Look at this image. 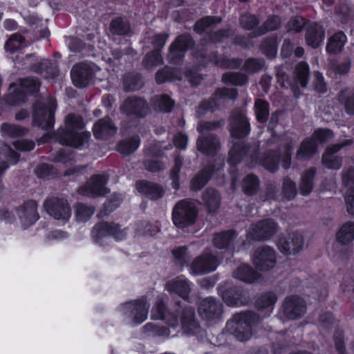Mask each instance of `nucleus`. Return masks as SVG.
Listing matches in <instances>:
<instances>
[{
    "label": "nucleus",
    "instance_id": "1",
    "mask_svg": "<svg viewBox=\"0 0 354 354\" xmlns=\"http://www.w3.org/2000/svg\"><path fill=\"white\" fill-rule=\"evenodd\" d=\"M82 118L74 114L68 115L65 121V128L59 133L62 145L81 148L87 144L90 133L83 131Z\"/></svg>",
    "mask_w": 354,
    "mask_h": 354
},
{
    "label": "nucleus",
    "instance_id": "2",
    "mask_svg": "<svg viewBox=\"0 0 354 354\" xmlns=\"http://www.w3.org/2000/svg\"><path fill=\"white\" fill-rule=\"evenodd\" d=\"M246 153H250L251 166L257 165L263 166L270 171H274L278 169L279 158L275 153H270L267 156L259 157L254 149L243 145L240 141L235 142L229 152L228 162L232 165H236L243 158Z\"/></svg>",
    "mask_w": 354,
    "mask_h": 354
},
{
    "label": "nucleus",
    "instance_id": "3",
    "mask_svg": "<svg viewBox=\"0 0 354 354\" xmlns=\"http://www.w3.org/2000/svg\"><path fill=\"white\" fill-rule=\"evenodd\" d=\"M149 304L145 299H140L124 304L120 312L124 321L131 325L140 324L145 322L149 313Z\"/></svg>",
    "mask_w": 354,
    "mask_h": 354
},
{
    "label": "nucleus",
    "instance_id": "4",
    "mask_svg": "<svg viewBox=\"0 0 354 354\" xmlns=\"http://www.w3.org/2000/svg\"><path fill=\"white\" fill-rule=\"evenodd\" d=\"M259 321V316L252 312H246L237 315L227 322L228 327L234 328V336L239 341L248 340L251 335V326Z\"/></svg>",
    "mask_w": 354,
    "mask_h": 354
},
{
    "label": "nucleus",
    "instance_id": "5",
    "mask_svg": "<svg viewBox=\"0 0 354 354\" xmlns=\"http://www.w3.org/2000/svg\"><path fill=\"white\" fill-rule=\"evenodd\" d=\"M221 125L220 122H204L201 121L198 124V131L201 133L197 141L198 150L205 154H213L218 149L219 143L218 140L212 135L205 137L209 131L216 129Z\"/></svg>",
    "mask_w": 354,
    "mask_h": 354
},
{
    "label": "nucleus",
    "instance_id": "6",
    "mask_svg": "<svg viewBox=\"0 0 354 354\" xmlns=\"http://www.w3.org/2000/svg\"><path fill=\"white\" fill-rule=\"evenodd\" d=\"M197 217L195 205L189 201H182L178 203L173 210V222L180 228L192 225Z\"/></svg>",
    "mask_w": 354,
    "mask_h": 354
},
{
    "label": "nucleus",
    "instance_id": "7",
    "mask_svg": "<svg viewBox=\"0 0 354 354\" xmlns=\"http://www.w3.org/2000/svg\"><path fill=\"white\" fill-rule=\"evenodd\" d=\"M39 87V82L34 78L28 77L21 80L19 84L14 83L10 86L7 100L11 105L17 104L25 100V92H37Z\"/></svg>",
    "mask_w": 354,
    "mask_h": 354
},
{
    "label": "nucleus",
    "instance_id": "8",
    "mask_svg": "<svg viewBox=\"0 0 354 354\" xmlns=\"http://www.w3.org/2000/svg\"><path fill=\"white\" fill-rule=\"evenodd\" d=\"M333 132L329 129H319L316 131L310 139L303 141L297 151V158L304 160L313 154L317 147L318 143L327 142L333 137Z\"/></svg>",
    "mask_w": 354,
    "mask_h": 354
},
{
    "label": "nucleus",
    "instance_id": "9",
    "mask_svg": "<svg viewBox=\"0 0 354 354\" xmlns=\"http://www.w3.org/2000/svg\"><path fill=\"white\" fill-rule=\"evenodd\" d=\"M100 68L92 63H80L75 64L71 72L73 84L79 88L86 86L93 77H99Z\"/></svg>",
    "mask_w": 354,
    "mask_h": 354
},
{
    "label": "nucleus",
    "instance_id": "10",
    "mask_svg": "<svg viewBox=\"0 0 354 354\" xmlns=\"http://www.w3.org/2000/svg\"><path fill=\"white\" fill-rule=\"evenodd\" d=\"M55 101L49 98L44 104L37 105L34 111V122L42 129L50 128L54 124Z\"/></svg>",
    "mask_w": 354,
    "mask_h": 354
},
{
    "label": "nucleus",
    "instance_id": "11",
    "mask_svg": "<svg viewBox=\"0 0 354 354\" xmlns=\"http://www.w3.org/2000/svg\"><path fill=\"white\" fill-rule=\"evenodd\" d=\"M127 229H120L115 223L102 222L95 225L92 231L94 241L100 243L103 239L111 236L116 240H122L127 236Z\"/></svg>",
    "mask_w": 354,
    "mask_h": 354
},
{
    "label": "nucleus",
    "instance_id": "12",
    "mask_svg": "<svg viewBox=\"0 0 354 354\" xmlns=\"http://www.w3.org/2000/svg\"><path fill=\"white\" fill-rule=\"evenodd\" d=\"M44 207L46 212L56 220L67 221L71 216L68 203L64 198L53 197L47 199Z\"/></svg>",
    "mask_w": 354,
    "mask_h": 354
},
{
    "label": "nucleus",
    "instance_id": "13",
    "mask_svg": "<svg viewBox=\"0 0 354 354\" xmlns=\"http://www.w3.org/2000/svg\"><path fill=\"white\" fill-rule=\"evenodd\" d=\"M218 264V257L208 250L197 257L190 266L192 274H204L216 270Z\"/></svg>",
    "mask_w": 354,
    "mask_h": 354
},
{
    "label": "nucleus",
    "instance_id": "14",
    "mask_svg": "<svg viewBox=\"0 0 354 354\" xmlns=\"http://www.w3.org/2000/svg\"><path fill=\"white\" fill-rule=\"evenodd\" d=\"M277 224L271 220H263L250 227L247 238L249 240L261 241L272 236L277 231Z\"/></svg>",
    "mask_w": 354,
    "mask_h": 354
},
{
    "label": "nucleus",
    "instance_id": "15",
    "mask_svg": "<svg viewBox=\"0 0 354 354\" xmlns=\"http://www.w3.org/2000/svg\"><path fill=\"white\" fill-rule=\"evenodd\" d=\"M107 179L105 174L93 175L85 185L79 189V192L84 196L92 197L103 195L106 192L105 184Z\"/></svg>",
    "mask_w": 354,
    "mask_h": 354
},
{
    "label": "nucleus",
    "instance_id": "16",
    "mask_svg": "<svg viewBox=\"0 0 354 354\" xmlns=\"http://www.w3.org/2000/svg\"><path fill=\"white\" fill-rule=\"evenodd\" d=\"M257 268L261 271H268L276 266V254L273 249L270 247L259 248L253 259Z\"/></svg>",
    "mask_w": 354,
    "mask_h": 354
},
{
    "label": "nucleus",
    "instance_id": "17",
    "mask_svg": "<svg viewBox=\"0 0 354 354\" xmlns=\"http://www.w3.org/2000/svg\"><path fill=\"white\" fill-rule=\"evenodd\" d=\"M283 312L289 319H297L306 313L304 301L298 296L292 295L285 299Z\"/></svg>",
    "mask_w": 354,
    "mask_h": 354
},
{
    "label": "nucleus",
    "instance_id": "18",
    "mask_svg": "<svg viewBox=\"0 0 354 354\" xmlns=\"http://www.w3.org/2000/svg\"><path fill=\"white\" fill-rule=\"evenodd\" d=\"M303 238L295 232L281 238L277 243L279 250L285 254H295L299 252L303 248Z\"/></svg>",
    "mask_w": 354,
    "mask_h": 354
},
{
    "label": "nucleus",
    "instance_id": "19",
    "mask_svg": "<svg viewBox=\"0 0 354 354\" xmlns=\"http://www.w3.org/2000/svg\"><path fill=\"white\" fill-rule=\"evenodd\" d=\"M250 131L249 123L243 111L234 113L231 120V136L234 138H241L247 136Z\"/></svg>",
    "mask_w": 354,
    "mask_h": 354
},
{
    "label": "nucleus",
    "instance_id": "20",
    "mask_svg": "<svg viewBox=\"0 0 354 354\" xmlns=\"http://www.w3.org/2000/svg\"><path fill=\"white\" fill-rule=\"evenodd\" d=\"M237 242V236L232 231L216 234L213 238L214 246L218 249H225L224 252L229 255H231L236 249L235 243ZM237 250H239L238 248Z\"/></svg>",
    "mask_w": 354,
    "mask_h": 354
},
{
    "label": "nucleus",
    "instance_id": "21",
    "mask_svg": "<svg viewBox=\"0 0 354 354\" xmlns=\"http://www.w3.org/2000/svg\"><path fill=\"white\" fill-rule=\"evenodd\" d=\"M17 214L24 228L32 225L39 218L36 202L33 201L27 202L18 209Z\"/></svg>",
    "mask_w": 354,
    "mask_h": 354
},
{
    "label": "nucleus",
    "instance_id": "22",
    "mask_svg": "<svg viewBox=\"0 0 354 354\" xmlns=\"http://www.w3.org/2000/svg\"><path fill=\"white\" fill-rule=\"evenodd\" d=\"M168 35L166 33H159L154 35L152 38V44L153 47L156 48V50L147 55V66H156L162 63V59L159 53V49H161L164 47Z\"/></svg>",
    "mask_w": 354,
    "mask_h": 354
},
{
    "label": "nucleus",
    "instance_id": "23",
    "mask_svg": "<svg viewBox=\"0 0 354 354\" xmlns=\"http://www.w3.org/2000/svg\"><path fill=\"white\" fill-rule=\"evenodd\" d=\"M166 289L171 294L185 299L191 290V286L186 278L180 276L169 281L166 284Z\"/></svg>",
    "mask_w": 354,
    "mask_h": 354
},
{
    "label": "nucleus",
    "instance_id": "24",
    "mask_svg": "<svg viewBox=\"0 0 354 354\" xmlns=\"http://www.w3.org/2000/svg\"><path fill=\"white\" fill-rule=\"evenodd\" d=\"M121 109L127 114L142 117L147 113L148 106L146 101L142 99L129 97L124 101Z\"/></svg>",
    "mask_w": 354,
    "mask_h": 354
},
{
    "label": "nucleus",
    "instance_id": "25",
    "mask_svg": "<svg viewBox=\"0 0 354 354\" xmlns=\"http://www.w3.org/2000/svg\"><path fill=\"white\" fill-rule=\"evenodd\" d=\"M193 41L188 35H183L178 37L169 48V58L176 59L183 56L184 52L192 46Z\"/></svg>",
    "mask_w": 354,
    "mask_h": 354
},
{
    "label": "nucleus",
    "instance_id": "26",
    "mask_svg": "<svg viewBox=\"0 0 354 354\" xmlns=\"http://www.w3.org/2000/svg\"><path fill=\"white\" fill-rule=\"evenodd\" d=\"M221 311V304L213 298H206L201 301L198 313L203 319H211L218 315Z\"/></svg>",
    "mask_w": 354,
    "mask_h": 354
},
{
    "label": "nucleus",
    "instance_id": "27",
    "mask_svg": "<svg viewBox=\"0 0 354 354\" xmlns=\"http://www.w3.org/2000/svg\"><path fill=\"white\" fill-rule=\"evenodd\" d=\"M151 318L156 320H163L172 327H175L178 324L176 316L166 310L161 301H156L153 306Z\"/></svg>",
    "mask_w": 354,
    "mask_h": 354
},
{
    "label": "nucleus",
    "instance_id": "28",
    "mask_svg": "<svg viewBox=\"0 0 354 354\" xmlns=\"http://www.w3.org/2000/svg\"><path fill=\"white\" fill-rule=\"evenodd\" d=\"M347 144L348 141H346L342 145H335L328 148L322 156L323 165L328 169H339L342 166V159L335 153Z\"/></svg>",
    "mask_w": 354,
    "mask_h": 354
},
{
    "label": "nucleus",
    "instance_id": "29",
    "mask_svg": "<svg viewBox=\"0 0 354 354\" xmlns=\"http://www.w3.org/2000/svg\"><path fill=\"white\" fill-rule=\"evenodd\" d=\"M324 37L322 26L315 23L310 24L308 26L306 34V41L308 46L313 48L319 47L322 44Z\"/></svg>",
    "mask_w": 354,
    "mask_h": 354
},
{
    "label": "nucleus",
    "instance_id": "30",
    "mask_svg": "<svg viewBox=\"0 0 354 354\" xmlns=\"http://www.w3.org/2000/svg\"><path fill=\"white\" fill-rule=\"evenodd\" d=\"M115 131V125L109 118L98 120L93 126L94 136L99 139H104L112 136Z\"/></svg>",
    "mask_w": 354,
    "mask_h": 354
},
{
    "label": "nucleus",
    "instance_id": "31",
    "mask_svg": "<svg viewBox=\"0 0 354 354\" xmlns=\"http://www.w3.org/2000/svg\"><path fill=\"white\" fill-rule=\"evenodd\" d=\"M180 322L184 333L188 334L196 333L198 325L194 319V311L193 308L185 307L182 310Z\"/></svg>",
    "mask_w": 354,
    "mask_h": 354
},
{
    "label": "nucleus",
    "instance_id": "32",
    "mask_svg": "<svg viewBox=\"0 0 354 354\" xmlns=\"http://www.w3.org/2000/svg\"><path fill=\"white\" fill-rule=\"evenodd\" d=\"M354 240V223L346 222L336 233V241L342 244L346 245Z\"/></svg>",
    "mask_w": 354,
    "mask_h": 354
},
{
    "label": "nucleus",
    "instance_id": "33",
    "mask_svg": "<svg viewBox=\"0 0 354 354\" xmlns=\"http://www.w3.org/2000/svg\"><path fill=\"white\" fill-rule=\"evenodd\" d=\"M233 276L246 283H252L260 277L259 273L254 272L251 267L245 264L239 266L234 272Z\"/></svg>",
    "mask_w": 354,
    "mask_h": 354
},
{
    "label": "nucleus",
    "instance_id": "34",
    "mask_svg": "<svg viewBox=\"0 0 354 354\" xmlns=\"http://www.w3.org/2000/svg\"><path fill=\"white\" fill-rule=\"evenodd\" d=\"M138 190L148 196L151 199H156L162 196L163 190L162 187L151 183L140 181L136 184Z\"/></svg>",
    "mask_w": 354,
    "mask_h": 354
},
{
    "label": "nucleus",
    "instance_id": "35",
    "mask_svg": "<svg viewBox=\"0 0 354 354\" xmlns=\"http://www.w3.org/2000/svg\"><path fill=\"white\" fill-rule=\"evenodd\" d=\"M203 204L209 212H215L220 205V196L214 189H207L203 194Z\"/></svg>",
    "mask_w": 354,
    "mask_h": 354
},
{
    "label": "nucleus",
    "instance_id": "36",
    "mask_svg": "<svg viewBox=\"0 0 354 354\" xmlns=\"http://www.w3.org/2000/svg\"><path fill=\"white\" fill-rule=\"evenodd\" d=\"M346 41V35L343 32H338L328 39L326 50L329 53H337L342 50Z\"/></svg>",
    "mask_w": 354,
    "mask_h": 354
},
{
    "label": "nucleus",
    "instance_id": "37",
    "mask_svg": "<svg viewBox=\"0 0 354 354\" xmlns=\"http://www.w3.org/2000/svg\"><path fill=\"white\" fill-rule=\"evenodd\" d=\"M277 301V297L274 292H267L257 299L256 304L258 309H266L267 314L270 315L272 313L273 306Z\"/></svg>",
    "mask_w": 354,
    "mask_h": 354
},
{
    "label": "nucleus",
    "instance_id": "38",
    "mask_svg": "<svg viewBox=\"0 0 354 354\" xmlns=\"http://www.w3.org/2000/svg\"><path fill=\"white\" fill-rule=\"evenodd\" d=\"M140 145V139L138 136L129 140L121 141L118 146V151L124 156H127L134 152Z\"/></svg>",
    "mask_w": 354,
    "mask_h": 354
},
{
    "label": "nucleus",
    "instance_id": "39",
    "mask_svg": "<svg viewBox=\"0 0 354 354\" xmlns=\"http://www.w3.org/2000/svg\"><path fill=\"white\" fill-rule=\"evenodd\" d=\"M315 174L314 169L306 171L301 177L300 185V192L302 195H308L313 189V180Z\"/></svg>",
    "mask_w": 354,
    "mask_h": 354
},
{
    "label": "nucleus",
    "instance_id": "40",
    "mask_svg": "<svg viewBox=\"0 0 354 354\" xmlns=\"http://www.w3.org/2000/svg\"><path fill=\"white\" fill-rule=\"evenodd\" d=\"M212 170V167H206L201 172L198 173L194 178L192 183L193 189L197 190L203 187L207 182L210 176L214 175V171L212 174L209 172Z\"/></svg>",
    "mask_w": 354,
    "mask_h": 354
},
{
    "label": "nucleus",
    "instance_id": "41",
    "mask_svg": "<svg viewBox=\"0 0 354 354\" xmlns=\"http://www.w3.org/2000/svg\"><path fill=\"white\" fill-rule=\"evenodd\" d=\"M111 31L116 35H127L130 31L129 21L123 18H117L112 21L110 26Z\"/></svg>",
    "mask_w": 354,
    "mask_h": 354
},
{
    "label": "nucleus",
    "instance_id": "42",
    "mask_svg": "<svg viewBox=\"0 0 354 354\" xmlns=\"http://www.w3.org/2000/svg\"><path fill=\"white\" fill-rule=\"evenodd\" d=\"M1 131L3 136L17 137L25 135L27 129L17 125L5 123L2 124Z\"/></svg>",
    "mask_w": 354,
    "mask_h": 354
},
{
    "label": "nucleus",
    "instance_id": "43",
    "mask_svg": "<svg viewBox=\"0 0 354 354\" xmlns=\"http://www.w3.org/2000/svg\"><path fill=\"white\" fill-rule=\"evenodd\" d=\"M296 77L298 84L301 87H306L308 84L309 68L306 63L300 62L296 68Z\"/></svg>",
    "mask_w": 354,
    "mask_h": 354
},
{
    "label": "nucleus",
    "instance_id": "44",
    "mask_svg": "<svg viewBox=\"0 0 354 354\" xmlns=\"http://www.w3.org/2000/svg\"><path fill=\"white\" fill-rule=\"evenodd\" d=\"M221 293L225 303L230 306H235L242 304L240 299L241 294L234 290H221Z\"/></svg>",
    "mask_w": 354,
    "mask_h": 354
},
{
    "label": "nucleus",
    "instance_id": "45",
    "mask_svg": "<svg viewBox=\"0 0 354 354\" xmlns=\"http://www.w3.org/2000/svg\"><path fill=\"white\" fill-rule=\"evenodd\" d=\"M220 21L221 19L219 17H207L201 19L196 23L194 30L198 33H202L209 27H212L214 24H218Z\"/></svg>",
    "mask_w": 354,
    "mask_h": 354
},
{
    "label": "nucleus",
    "instance_id": "46",
    "mask_svg": "<svg viewBox=\"0 0 354 354\" xmlns=\"http://www.w3.org/2000/svg\"><path fill=\"white\" fill-rule=\"evenodd\" d=\"M94 210L91 207L84 204H78L76 206L75 217L78 221L86 222L93 214Z\"/></svg>",
    "mask_w": 354,
    "mask_h": 354
},
{
    "label": "nucleus",
    "instance_id": "47",
    "mask_svg": "<svg viewBox=\"0 0 354 354\" xmlns=\"http://www.w3.org/2000/svg\"><path fill=\"white\" fill-rule=\"evenodd\" d=\"M255 114L258 121L265 122L268 115V105L263 100L259 99L255 102Z\"/></svg>",
    "mask_w": 354,
    "mask_h": 354
},
{
    "label": "nucleus",
    "instance_id": "48",
    "mask_svg": "<svg viewBox=\"0 0 354 354\" xmlns=\"http://www.w3.org/2000/svg\"><path fill=\"white\" fill-rule=\"evenodd\" d=\"M223 80L225 83L241 86L246 83L247 77L242 73L230 72L223 75Z\"/></svg>",
    "mask_w": 354,
    "mask_h": 354
},
{
    "label": "nucleus",
    "instance_id": "49",
    "mask_svg": "<svg viewBox=\"0 0 354 354\" xmlns=\"http://www.w3.org/2000/svg\"><path fill=\"white\" fill-rule=\"evenodd\" d=\"M242 186L245 194H253L259 187V180L254 175H248L243 180Z\"/></svg>",
    "mask_w": 354,
    "mask_h": 354
},
{
    "label": "nucleus",
    "instance_id": "50",
    "mask_svg": "<svg viewBox=\"0 0 354 354\" xmlns=\"http://www.w3.org/2000/svg\"><path fill=\"white\" fill-rule=\"evenodd\" d=\"M24 46L23 37L20 35H13L6 43L5 48L7 51L14 52Z\"/></svg>",
    "mask_w": 354,
    "mask_h": 354
},
{
    "label": "nucleus",
    "instance_id": "51",
    "mask_svg": "<svg viewBox=\"0 0 354 354\" xmlns=\"http://www.w3.org/2000/svg\"><path fill=\"white\" fill-rule=\"evenodd\" d=\"M277 39L276 38H270L265 40L261 44V50L263 53L268 57L272 58L277 54Z\"/></svg>",
    "mask_w": 354,
    "mask_h": 354
},
{
    "label": "nucleus",
    "instance_id": "52",
    "mask_svg": "<svg viewBox=\"0 0 354 354\" xmlns=\"http://www.w3.org/2000/svg\"><path fill=\"white\" fill-rule=\"evenodd\" d=\"M154 104L160 111L168 112L171 109L174 102L168 96L164 95L156 97Z\"/></svg>",
    "mask_w": 354,
    "mask_h": 354
},
{
    "label": "nucleus",
    "instance_id": "53",
    "mask_svg": "<svg viewBox=\"0 0 354 354\" xmlns=\"http://www.w3.org/2000/svg\"><path fill=\"white\" fill-rule=\"evenodd\" d=\"M282 193L285 199L290 200L293 198L297 193L295 184L288 178L284 179Z\"/></svg>",
    "mask_w": 354,
    "mask_h": 354
},
{
    "label": "nucleus",
    "instance_id": "54",
    "mask_svg": "<svg viewBox=\"0 0 354 354\" xmlns=\"http://www.w3.org/2000/svg\"><path fill=\"white\" fill-rule=\"evenodd\" d=\"M265 62L263 59H248L245 64V70L254 73L263 68Z\"/></svg>",
    "mask_w": 354,
    "mask_h": 354
},
{
    "label": "nucleus",
    "instance_id": "55",
    "mask_svg": "<svg viewBox=\"0 0 354 354\" xmlns=\"http://www.w3.org/2000/svg\"><path fill=\"white\" fill-rule=\"evenodd\" d=\"M345 203L347 211L354 215V188L349 187L345 194Z\"/></svg>",
    "mask_w": 354,
    "mask_h": 354
},
{
    "label": "nucleus",
    "instance_id": "56",
    "mask_svg": "<svg viewBox=\"0 0 354 354\" xmlns=\"http://www.w3.org/2000/svg\"><path fill=\"white\" fill-rule=\"evenodd\" d=\"M240 23L244 28L251 30L257 24L258 21L254 15H245L241 17Z\"/></svg>",
    "mask_w": 354,
    "mask_h": 354
},
{
    "label": "nucleus",
    "instance_id": "57",
    "mask_svg": "<svg viewBox=\"0 0 354 354\" xmlns=\"http://www.w3.org/2000/svg\"><path fill=\"white\" fill-rule=\"evenodd\" d=\"M305 24L306 21L303 17H296L290 21L288 29V30L299 32Z\"/></svg>",
    "mask_w": 354,
    "mask_h": 354
},
{
    "label": "nucleus",
    "instance_id": "58",
    "mask_svg": "<svg viewBox=\"0 0 354 354\" xmlns=\"http://www.w3.org/2000/svg\"><path fill=\"white\" fill-rule=\"evenodd\" d=\"M170 75H171V73L168 68H165L164 70L160 71L156 73V82L158 84H161V83L165 82V81L181 79V77H172Z\"/></svg>",
    "mask_w": 354,
    "mask_h": 354
},
{
    "label": "nucleus",
    "instance_id": "59",
    "mask_svg": "<svg viewBox=\"0 0 354 354\" xmlns=\"http://www.w3.org/2000/svg\"><path fill=\"white\" fill-rule=\"evenodd\" d=\"M15 147L20 151H28L33 149L35 143L26 140H18L13 143Z\"/></svg>",
    "mask_w": 354,
    "mask_h": 354
},
{
    "label": "nucleus",
    "instance_id": "60",
    "mask_svg": "<svg viewBox=\"0 0 354 354\" xmlns=\"http://www.w3.org/2000/svg\"><path fill=\"white\" fill-rule=\"evenodd\" d=\"M344 92H342L339 96L340 100L344 103L346 111L349 114H354V91L352 95L344 100Z\"/></svg>",
    "mask_w": 354,
    "mask_h": 354
},
{
    "label": "nucleus",
    "instance_id": "61",
    "mask_svg": "<svg viewBox=\"0 0 354 354\" xmlns=\"http://www.w3.org/2000/svg\"><path fill=\"white\" fill-rule=\"evenodd\" d=\"M314 76H315V90L317 92L321 93H325L326 91V84L324 82V77H323L321 73L317 72V73H315Z\"/></svg>",
    "mask_w": 354,
    "mask_h": 354
},
{
    "label": "nucleus",
    "instance_id": "62",
    "mask_svg": "<svg viewBox=\"0 0 354 354\" xmlns=\"http://www.w3.org/2000/svg\"><path fill=\"white\" fill-rule=\"evenodd\" d=\"M187 136L183 133H177L174 138V143L177 148L185 149L187 144Z\"/></svg>",
    "mask_w": 354,
    "mask_h": 354
},
{
    "label": "nucleus",
    "instance_id": "63",
    "mask_svg": "<svg viewBox=\"0 0 354 354\" xmlns=\"http://www.w3.org/2000/svg\"><path fill=\"white\" fill-rule=\"evenodd\" d=\"M146 169L150 171L156 172L165 168V164L158 160H154L146 162Z\"/></svg>",
    "mask_w": 354,
    "mask_h": 354
},
{
    "label": "nucleus",
    "instance_id": "64",
    "mask_svg": "<svg viewBox=\"0 0 354 354\" xmlns=\"http://www.w3.org/2000/svg\"><path fill=\"white\" fill-rule=\"evenodd\" d=\"M216 96L235 99L237 97V91L235 88H221L217 90Z\"/></svg>",
    "mask_w": 354,
    "mask_h": 354
}]
</instances>
